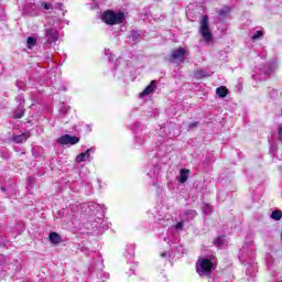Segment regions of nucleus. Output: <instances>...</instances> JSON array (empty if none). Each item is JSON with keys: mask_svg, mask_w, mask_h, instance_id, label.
Instances as JSON below:
<instances>
[{"mask_svg": "<svg viewBox=\"0 0 282 282\" xmlns=\"http://www.w3.org/2000/svg\"><path fill=\"white\" fill-rule=\"evenodd\" d=\"M25 110H23V108H18L14 112H13V118L15 119H20L22 116H24Z\"/></svg>", "mask_w": 282, "mask_h": 282, "instance_id": "17", "label": "nucleus"}, {"mask_svg": "<svg viewBox=\"0 0 282 282\" xmlns=\"http://www.w3.org/2000/svg\"><path fill=\"white\" fill-rule=\"evenodd\" d=\"M261 36H263V32L257 31V32L251 36V39H252L253 41H257V39H261Z\"/></svg>", "mask_w": 282, "mask_h": 282, "instance_id": "23", "label": "nucleus"}, {"mask_svg": "<svg viewBox=\"0 0 282 282\" xmlns=\"http://www.w3.org/2000/svg\"><path fill=\"white\" fill-rule=\"evenodd\" d=\"M54 8H59V10H63V3H56Z\"/></svg>", "mask_w": 282, "mask_h": 282, "instance_id": "26", "label": "nucleus"}, {"mask_svg": "<svg viewBox=\"0 0 282 282\" xmlns=\"http://www.w3.org/2000/svg\"><path fill=\"white\" fill-rule=\"evenodd\" d=\"M280 282H282V280Z\"/></svg>", "mask_w": 282, "mask_h": 282, "instance_id": "28", "label": "nucleus"}, {"mask_svg": "<svg viewBox=\"0 0 282 282\" xmlns=\"http://www.w3.org/2000/svg\"><path fill=\"white\" fill-rule=\"evenodd\" d=\"M199 127V122L195 121L188 124L189 131H193V129H197Z\"/></svg>", "mask_w": 282, "mask_h": 282, "instance_id": "24", "label": "nucleus"}, {"mask_svg": "<svg viewBox=\"0 0 282 282\" xmlns=\"http://www.w3.org/2000/svg\"><path fill=\"white\" fill-rule=\"evenodd\" d=\"M94 148L88 149L86 152H83L77 155L76 162L80 164V162H85V160H89L91 153H94Z\"/></svg>", "mask_w": 282, "mask_h": 282, "instance_id": "7", "label": "nucleus"}, {"mask_svg": "<svg viewBox=\"0 0 282 282\" xmlns=\"http://www.w3.org/2000/svg\"><path fill=\"white\" fill-rule=\"evenodd\" d=\"M48 239H50L51 243H61V241H62L61 235H58L56 232H51L48 236Z\"/></svg>", "mask_w": 282, "mask_h": 282, "instance_id": "12", "label": "nucleus"}, {"mask_svg": "<svg viewBox=\"0 0 282 282\" xmlns=\"http://www.w3.org/2000/svg\"><path fill=\"white\" fill-rule=\"evenodd\" d=\"M186 220L182 218V220L175 225V230H183L184 229V223Z\"/></svg>", "mask_w": 282, "mask_h": 282, "instance_id": "22", "label": "nucleus"}, {"mask_svg": "<svg viewBox=\"0 0 282 282\" xmlns=\"http://www.w3.org/2000/svg\"><path fill=\"white\" fill-rule=\"evenodd\" d=\"M101 20L104 23H107V25H117L118 23H122L124 21V13H116L111 10H108L102 14Z\"/></svg>", "mask_w": 282, "mask_h": 282, "instance_id": "2", "label": "nucleus"}, {"mask_svg": "<svg viewBox=\"0 0 282 282\" xmlns=\"http://www.w3.org/2000/svg\"><path fill=\"white\" fill-rule=\"evenodd\" d=\"M196 272L199 276H209L210 272H213V260L199 258L196 262Z\"/></svg>", "mask_w": 282, "mask_h": 282, "instance_id": "1", "label": "nucleus"}, {"mask_svg": "<svg viewBox=\"0 0 282 282\" xmlns=\"http://www.w3.org/2000/svg\"><path fill=\"white\" fill-rule=\"evenodd\" d=\"M208 73L204 69H198L195 72V78H207Z\"/></svg>", "mask_w": 282, "mask_h": 282, "instance_id": "16", "label": "nucleus"}, {"mask_svg": "<svg viewBox=\"0 0 282 282\" xmlns=\"http://www.w3.org/2000/svg\"><path fill=\"white\" fill-rule=\"evenodd\" d=\"M199 34L206 43L213 41V33H210V28L208 26V17L203 15L200 19Z\"/></svg>", "mask_w": 282, "mask_h": 282, "instance_id": "3", "label": "nucleus"}, {"mask_svg": "<svg viewBox=\"0 0 282 282\" xmlns=\"http://www.w3.org/2000/svg\"><path fill=\"white\" fill-rule=\"evenodd\" d=\"M216 94L219 98H226V96H228V88L220 86L216 89Z\"/></svg>", "mask_w": 282, "mask_h": 282, "instance_id": "11", "label": "nucleus"}, {"mask_svg": "<svg viewBox=\"0 0 282 282\" xmlns=\"http://www.w3.org/2000/svg\"><path fill=\"white\" fill-rule=\"evenodd\" d=\"M226 241V238L224 236L218 237L214 240L215 246H217L218 248H220V246H223Z\"/></svg>", "mask_w": 282, "mask_h": 282, "instance_id": "18", "label": "nucleus"}, {"mask_svg": "<svg viewBox=\"0 0 282 282\" xmlns=\"http://www.w3.org/2000/svg\"><path fill=\"white\" fill-rule=\"evenodd\" d=\"M131 39H132V41H140V32L133 31L131 33Z\"/></svg>", "mask_w": 282, "mask_h": 282, "instance_id": "21", "label": "nucleus"}, {"mask_svg": "<svg viewBox=\"0 0 282 282\" xmlns=\"http://www.w3.org/2000/svg\"><path fill=\"white\" fill-rule=\"evenodd\" d=\"M46 36L48 37L50 43H54L55 41H58V32L54 29L46 30Z\"/></svg>", "mask_w": 282, "mask_h": 282, "instance_id": "9", "label": "nucleus"}, {"mask_svg": "<svg viewBox=\"0 0 282 282\" xmlns=\"http://www.w3.org/2000/svg\"><path fill=\"white\" fill-rule=\"evenodd\" d=\"M158 86L156 80H152L151 84L140 94V98H144L145 96H150L155 91V87Z\"/></svg>", "mask_w": 282, "mask_h": 282, "instance_id": "6", "label": "nucleus"}, {"mask_svg": "<svg viewBox=\"0 0 282 282\" xmlns=\"http://www.w3.org/2000/svg\"><path fill=\"white\" fill-rule=\"evenodd\" d=\"M271 219H274V221H281L282 219V212L281 210H274L271 213Z\"/></svg>", "mask_w": 282, "mask_h": 282, "instance_id": "13", "label": "nucleus"}, {"mask_svg": "<svg viewBox=\"0 0 282 282\" xmlns=\"http://www.w3.org/2000/svg\"><path fill=\"white\" fill-rule=\"evenodd\" d=\"M187 180H188V170H181V178H180L181 184L186 183Z\"/></svg>", "mask_w": 282, "mask_h": 282, "instance_id": "14", "label": "nucleus"}, {"mask_svg": "<svg viewBox=\"0 0 282 282\" xmlns=\"http://www.w3.org/2000/svg\"><path fill=\"white\" fill-rule=\"evenodd\" d=\"M79 142H80V139H78L77 137H72L69 134L62 135L57 139V144H62V145H65V144L74 145V144H78Z\"/></svg>", "mask_w": 282, "mask_h": 282, "instance_id": "4", "label": "nucleus"}, {"mask_svg": "<svg viewBox=\"0 0 282 282\" xmlns=\"http://www.w3.org/2000/svg\"><path fill=\"white\" fill-rule=\"evenodd\" d=\"M26 45H28L29 50H32V47H35L36 37H32V36L28 37Z\"/></svg>", "mask_w": 282, "mask_h": 282, "instance_id": "15", "label": "nucleus"}, {"mask_svg": "<svg viewBox=\"0 0 282 282\" xmlns=\"http://www.w3.org/2000/svg\"><path fill=\"white\" fill-rule=\"evenodd\" d=\"M30 138V132H24L22 134L13 135L12 137V142L15 144H23Z\"/></svg>", "mask_w": 282, "mask_h": 282, "instance_id": "8", "label": "nucleus"}, {"mask_svg": "<svg viewBox=\"0 0 282 282\" xmlns=\"http://www.w3.org/2000/svg\"><path fill=\"white\" fill-rule=\"evenodd\" d=\"M186 54H188V52L185 48L178 47L172 51L171 58H173V61H180V63H184Z\"/></svg>", "mask_w": 282, "mask_h": 282, "instance_id": "5", "label": "nucleus"}, {"mask_svg": "<svg viewBox=\"0 0 282 282\" xmlns=\"http://www.w3.org/2000/svg\"><path fill=\"white\" fill-rule=\"evenodd\" d=\"M197 217V212L195 209H188L184 212L182 219L185 221H191V219H195Z\"/></svg>", "mask_w": 282, "mask_h": 282, "instance_id": "10", "label": "nucleus"}, {"mask_svg": "<svg viewBox=\"0 0 282 282\" xmlns=\"http://www.w3.org/2000/svg\"><path fill=\"white\" fill-rule=\"evenodd\" d=\"M203 213H204L205 215H210V213H213V207H212L210 205H208V204H205V205L203 206Z\"/></svg>", "mask_w": 282, "mask_h": 282, "instance_id": "19", "label": "nucleus"}, {"mask_svg": "<svg viewBox=\"0 0 282 282\" xmlns=\"http://www.w3.org/2000/svg\"><path fill=\"white\" fill-rule=\"evenodd\" d=\"M167 254H169V253L163 252V253H161V257H167Z\"/></svg>", "mask_w": 282, "mask_h": 282, "instance_id": "27", "label": "nucleus"}, {"mask_svg": "<svg viewBox=\"0 0 282 282\" xmlns=\"http://www.w3.org/2000/svg\"><path fill=\"white\" fill-rule=\"evenodd\" d=\"M42 8H44V10H54V6L50 2H42Z\"/></svg>", "mask_w": 282, "mask_h": 282, "instance_id": "20", "label": "nucleus"}, {"mask_svg": "<svg viewBox=\"0 0 282 282\" xmlns=\"http://www.w3.org/2000/svg\"><path fill=\"white\" fill-rule=\"evenodd\" d=\"M278 138H279L280 142H282V126L278 127Z\"/></svg>", "mask_w": 282, "mask_h": 282, "instance_id": "25", "label": "nucleus"}]
</instances>
